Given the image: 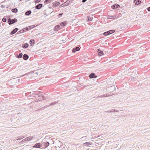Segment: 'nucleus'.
<instances>
[{
    "label": "nucleus",
    "mask_w": 150,
    "mask_h": 150,
    "mask_svg": "<svg viewBox=\"0 0 150 150\" xmlns=\"http://www.w3.org/2000/svg\"><path fill=\"white\" fill-rule=\"evenodd\" d=\"M22 31V30H23V33H24V32H25V31L26 30H25V29L24 28H23V29L21 30Z\"/></svg>",
    "instance_id": "41"
},
{
    "label": "nucleus",
    "mask_w": 150,
    "mask_h": 150,
    "mask_svg": "<svg viewBox=\"0 0 150 150\" xmlns=\"http://www.w3.org/2000/svg\"><path fill=\"white\" fill-rule=\"evenodd\" d=\"M62 13H59V15H58V16L59 17H60V16H61L62 15Z\"/></svg>",
    "instance_id": "43"
},
{
    "label": "nucleus",
    "mask_w": 150,
    "mask_h": 150,
    "mask_svg": "<svg viewBox=\"0 0 150 150\" xmlns=\"http://www.w3.org/2000/svg\"><path fill=\"white\" fill-rule=\"evenodd\" d=\"M22 138H21L20 139H22Z\"/></svg>",
    "instance_id": "50"
},
{
    "label": "nucleus",
    "mask_w": 150,
    "mask_h": 150,
    "mask_svg": "<svg viewBox=\"0 0 150 150\" xmlns=\"http://www.w3.org/2000/svg\"><path fill=\"white\" fill-rule=\"evenodd\" d=\"M40 1H41V0H36L35 1V3H38L39 2H40Z\"/></svg>",
    "instance_id": "37"
},
{
    "label": "nucleus",
    "mask_w": 150,
    "mask_h": 150,
    "mask_svg": "<svg viewBox=\"0 0 150 150\" xmlns=\"http://www.w3.org/2000/svg\"><path fill=\"white\" fill-rule=\"evenodd\" d=\"M83 144L84 146H88L91 145V144L89 142H87L84 143Z\"/></svg>",
    "instance_id": "20"
},
{
    "label": "nucleus",
    "mask_w": 150,
    "mask_h": 150,
    "mask_svg": "<svg viewBox=\"0 0 150 150\" xmlns=\"http://www.w3.org/2000/svg\"><path fill=\"white\" fill-rule=\"evenodd\" d=\"M87 0H82V2L83 3L85 2Z\"/></svg>",
    "instance_id": "45"
},
{
    "label": "nucleus",
    "mask_w": 150,
    "mask_h": 150,
    "mask_svg": "<svg viewBox=\"0 0 150 150\" xmlns=\"http://www.w3.org/2000/svg\"><path fill=\"white\" fill-rule=\"evenodd\" d=\"M7 20L6 18H4L2 19V21L4 22H6V21Z\"/></svg>",
    "instance_id": "33"
},
{
    "label": "nucleus",
    "mask_w": 150,
    "mask_h": 150,
    "mask_svg": "<svg viewBox=\"0 0 150 150\" xmlns=\"http://www.w3.org/2000/svg\"><path fill=\"white\" fill-rule=\"evenodd\" d=\"M23 58L24 60H25L28 59L29 56L26 54H24L23 56Z\"/></svg>",
    "instance_id": "12"
},
{
    "label": "nucleus",
    "mask_w": 150,
    "mask_h": 150,
    "mask_svg": "<svg viewBox=\"0 0 150 150\" xmlns=\"http://www.w3.org/2000/svg\"><path fill=\"white\" fill-rule=\"evenodd\" d=\"M117 111H118V110H115V112H117Z\"/></svg>",
    "instance_id": "48"
},
{
    "label": "nucleus",
    "mask_w": 150,
    "mask_h": 150,
    "mask_svg": "<svg viewBox=\"0 0 150 150\" xmlns=\"http://www.w3.org/2000/svg\"><path fill=\"white\" fill-rule=\"evenodd\" d=\"M18 21L17 20L16 18H14L11 19L10 18L8 19V23L9 25H10L12 24H13L14 23L17 22Z\"/></svg>",
    "instance_id": "1"
},
{
    "label": "nucleus",
    "mask_w": 150,
    "mask_h": 150,
    "mask_svg": "<svg viewBox=\"0 0 150 150\" xmlns=\"http://www.w3.org/2000/svg\"><path fill=\"white\" fill-rule=\"evenodd\" d=\"M60 25H57L55 26L54 28V30L55 31H58L60 29Z\"/></svg>",
    "instance_id": "10"
},
{
    "label": "nucleus",
    "mask_w": 150,
    "mask_h": 150,
    "mask_svg": "<svg viewBox=\"0 0 150 150\" xmlns=\"http://www.w3.org/2000/svg\"><path fill=\"white\" fill-rule=\"evenodd\" d=\"M42 5L43 4H38L35 6V8L36 9H40L42 7Z\"/></svg>",
    "instance_id": "8"
},
{
    "label": "nucleus",
    "mask_w": 150,
    "mask_h": 150,
    "mask_svg": "<svg viewBox=\"0 0 150 150\" xmlns=\"http://www.w3.org/2000/svg\"><path fill=\"white\" fill-rule=\"evenodd\" d=\"M35 27V26L34 25H33L29 26V28H30V29L33 28H34Z\"/></svg>",
    "instance_id": "34"
},
{
    "label": "nucleus",
    "mask_w": 150,
    "mask_h": 150,
    "mask_svg": "<svg viewBox=\"0 0 150 150\" xmlns=\"http://www.w3.org/2000/svg\"><path fill=\"white\" fill-rule=\"evenodd\" d=\"M62 6H65L64 5V4H63V5H62Z\"/></svg>",
    "instance_id": "49"
},
{
    "label": "nucleus",
    "mask_w": 150,
    "mask_h": 150,
    "mask_svg": "<svg viewBox=\"0 0 150 150\" xmlns=\"http://www.w3.org/2000/svg\"><path fill=\"white\" fill-rule=\"evenodd\" d=\"M42 98L43 99V100H44V99H47V98H45V97L44 96H43L42 97Z\"/></svg>",
    "instance_id": "42"
},
{
    "label": "nucleus",
    "mask_w": 150,
    "mask_h": 150,
    "mask_svg": "<svg viewBox=\"0 0 150 150\" xmlns=\"http://www.w3.org/2000/svg\"><path fill=\"white\" fill-rule=\"evenodd\" d=\"M1 7L2 8H5V6L3 5H2L1 6Z\"/></svg>",
    "instance_id": "44"
},
{
    "label": "nucleus",
    "mask_w": 150,
    "mask_h": 150,
    "mask_svg": "<svg viewBox=\"0 0 150 150\" xmlns=\"http://www.w3.org/2000/svg\"><path fill=\"white\" fill-rule=\"evenodd\" d=\"M50 0H45L44 2V3L45 4H47V3H49L50 2Z\"/></svg>",
    "instance_id": "31"
},
{
    "label": "nucleus",
    "mask_w": 150,
    "mask_h": 150,
    "mask_svg": "<svg viewBox=\"0 0 150 150\" xmlns=\"http://www.w3.org/2000/svg\"><path fill=\"white\" fill-rule=\"evenodd\" d=\"M30 138L29 137H27L26 138L22 140L21 142H23L24 141L26 142L27 141H30Z\"/></svg>",
    "instance_id": "16"
},
{
    "label": "nucleus",
    "mask_w": 150,
    "mask_h": 150,
    "mask_svg": "<svg viewBox=\"0 0 150 150\" xmlns=\"http://www.w3.org/2000/svg\"><path fill=\"white\" fill-rule=\"evenodd\" d=\"M147 9L148 11H150V6L147 8Z\"/></svg>",
    "instance_id": "39"
},
{
    "label": "nucleus",
    "mask_w": 150,
    "mask_h": 150,
    "mask_svg": "<svg viewBox=\"0 0 150 150\" xmlns=\"http://www.w3.org/2000/svg\"><path fill=\"white\" fill-rule=\"evenodd\" d=\"M134 1L136 5H138L141 3V1L139 0H134Z\"/></svg>",
    "instance_id": "15"
},
{
    "label": "nucleus",
    "mask_w": 150,
    "mask_h": 150,
    "mask_svg": "<svg viewBox=\"0 0 150 150\" xmlns=\"http://www.w3.org/2000/svg\"><path fill=\"white\" fill-rule=\"evenodd\" d=\"M18 30V28H16L11 32L10 34L11 35H12L14 34Z\"/></svg>",
    "instance_id": "7"
},
{
    "label": "nucleus",
    "mask_w": 150,
    "mask_h": 150,
    "mask_svg": "<svg viewBox=\"0 0 150 150\" xmlns=\"http://www.w3.org/2000/svg\"><path fill=\"white\" fill-rule=\"evenodd\" d=\"M28 46L29 45L27 43H25V44H24L22 45V47L24 49H25L28 47Z\"/></svg>",
    "instance_id": "13"
},
{
    "label": "nucleus",
    "mask_w": 150,
    "mask_h": 150,
    "mask_svg": "<svg viewBox=\"0 0 150 150\" xmlns=\"http://www.w3.org/2000/svg\"><path fill=\"white\" fill-rule=\"evenodd\" d=\"M80 50V48L79 47H76L75 48H73L72 50L73 52H75L76 51H79Z\"/></svg>",
    "instance_id": "11"
},
{
    "label": "nucleus",
    "mask_w": 150,
    "mask_h": 150,
    "mask_svg": "<svg viewBox=\"0 0 150 150\" xmlns=\"http://www.w3.org/2000/svg\"><path fill=\"white\" fill-rule=\"evenodd\" d=\"M11 11L13 13H16L18 12V9L17 8H14L12 9L11 10Z\"/></svg>",
    "instance_id": "21"
},
{
    "label": "nucleus",
    "mask_w": 150,
    "mask_h": 150,
    "mask_svg": "<svg viewBox=\"0 0 150 150\" xmlns=\"http://www.w3.org/2000/svg\"><path fill=\"white\" fill-rule=\"evenodd\" d=\"M111 111H110V110H108L107 111H105L106 112H110Z\"/></svg>",
    "instance_id": "46"
},
{
    "label": "nucleus",
    "mask_w": 150,
    "mask_h": 150,
    "mask_svg": "<svg viewBox=\"0 0 150 150\" xmlns=\"http://www.w3.org/2000/svg\"><path fill=\"white\" fill-rule=\"evenodd\" d=\"M117 18L116 16H109V19H112L113 18Z\"/></svg>",
    "instance_id": "23"
},
{
    "label": "nucleus",
    "mask_w": 150,
    "mask_h": 150,
    "mask_svg": "<svg viewBox=\"0 0 150 150\" xmlns=\"http://www.w3.org/2000/svg\"><path fill=\"white\" fill-rule=\"evenodd\" d=\"M41 146L40 143H37L33 146V148H39L41 147Z\"/></svg>",
    "instance_id": "5"
},
{
    "label": "nucleus",
    "mask_w": 150,
    "mask_h": 150,
    "mask_svg": "<svg viewBox=\"0 0 150 150\" xmlns=\"http://www.w3.org/2000/svg\"><path fill=\"white\" fill-rule=\"evenodd\" d=\"M109 96V95H108L107 94H106V95L105 96H106V97H107L108 96Z\"/></svg>",
    "instance_id": "47"
},
{
    "label": "nucleus",
    "mask_w": 150,
    "mask_h": 150,
    "mask_svg": "<svg viewBox=\"0 0 150 150\" xmlns=\"http://www.w3.org/2000/svg\"><path fill=\"white\" fill-rule=\"evenodd\" d=\"M110 112H115V110L112 109L110 110Z\"/></svg>",
    "instance_id": "38"
},
{
    "label": "nucleus",
    "mask_w": 150,
    "mask_h": 150,
    "mask_svg": "<svg viewBox=\"0 0 150 150\" xmlns=\"http://www.w3.org/2000/svg\"><path fill=\"white\" fill-rule=\"evenodd\" d=\"M31 13V11L30 10L27 11L25 13V14L26 16H29Z\"/></svg>",
    "instance_id": "19"
},
{
    "label": "nucleus",
    "mask_w": 150,
    "mask_h": 150,
    "mask_svg": "<svg viewBox=\"0 0 150 150\" xmlns=\"http://www.w3.org/2000/svg\"><path fill=\"white\" fill-rule=\"evenodd\" d=\"M50 144L48 142H46L45 143L44 146H45V147H47L49 146Z\"/></svg>",
    "instance_id": "26"
},
{
    "label": "nucleus",
    "mask_w": 150,
    "mask_h": 150,
    "mask_svg": "<svg viewBox=\"0 0 150 150\" xmlns=\"http://www.w3.org/2000/svg\"><path fill=\"white\" fill-rule=\"evenodd\" d=\"M119 7H120V6L118 4H115L111 6V7L112 9L117 8Z\"/></svg>",
    "instance_id": "9"
},
{
    "label": "nucleus",
    "mask_w": 150,
    "mask_h": 150,
    "mask_svg": "<svg viewBox=\"0 0 150 150\" xmlns=\"http://www.w3.org/2000/svg\"><path fill=\"white\" fill-rule=\"evenodd\" d=\"M57 103V102L55 101L54 102L51 103L50 104V105H52L55 104H56Z\"/></svg>",
    "instance_id": "27"
},
{
    "label": "nucleus",
    "mask_w": 150,
    "mask_h": 150,
    "mask_svg": "<svg viewBox=\"0 0 150 150\" xmlns=\"http://www.w3.org/2000/svg\"><path fill=\"white\" fill-rule=\"evenodd\" d=\"M23 54L22 53H20L19 55L16 56V57L18 58H21L22 57Z\"/></svg>",
    "instance_id": "22"
},
{
    "label": "nucleus",
    "mask_w": 150,
    "mask_h": 150,
    "mask_svg": "<svg viewBox=\"0 0 150 150\" xmlns=\"http://www.w3.org/2000/svg\"><path fill=\"white\" fill-rule=\"evenodd\" d=\"M35 43L34 40V39H31L30 41V44L34 45Z\"/></svg>",
    "instance_id": "24"
},
{
    "label": "nucleus",
    "mask_w": 150,
    "mask_h": 150,
    "mask_svg": "<svg viewBox=\"0 0 150 150\" xmlns=\"http://www.w3.org/2000/svg\"><path fill=\"white\" fill-rule=\"evenodd\" d=\"M25 28V30L26 31L30 29V28H29V26L27 27H26V28Z\"/></svg>",
    "instance_id": "35"
},
{
    "label": "nucleus",
    "mask_w": 150,
    "mask_h": 150,
    "mask_svg": "<svg viewBox=\"0 0 150 150\" xmlns=\"http://www.w3.org/2000/svg\"><path fill=\"white\" fill-rule=\"evenodd\" d=\"M74 0H67L66 1L62 4V5H61L60 6V7H62L64 6H62L64 4V5L65 6H67L69 4L71 3V2L73 1Z\"/></svg>",
    "instance_id": "3"
},
{
    "label": "nucleus",
    "mask_w": 150,
    "mask_h": 150,
    "mask_svg": "<svg viewBox=\"0 0 150 150\" xmlns=\"http://www.w3.org/2000/svg\"><path fill=\"white\" fill-rule=\"evenodd\" d=\"M23 30H22H22H20V31H18V32H17V34H21V33H23Z\"/></svg>",
    "instance_id": "32"
},
{
    "label": "nucleus",
    "mask_w": 150,
    "mask_h": 150,
    "mask_svg": "<svg viewBox=\"0 0 150 150\" xmlns=\"http://www.w3.org/2000/svg\"><path fill=\"white\" fill-rule=\"evenodd\" d=\"M107 31L108 33H109V35H110V34H111L112 33H114L115 32V30H110L108 31Z\"/></svg>",
    "instance_id": "18"
},
{
    "label": "nucleus",
    "mask_w": 150,
    "mask_h": 150,
    "mask_svg": "<svg viewBox=\"0 0 150 150\" xmlns=\"http://www.w3.org/2000/svg\"><path fill=\"white\" fill-rule=\"evenodd\" d=\"M130 79H131V80H133L134 79V78L133 77H132V76H131V77H130Z\"/></svg>",
    "instance_id": "40"
},
{
    "label": "nucleus",
    "mask_w": 150,
    "mask_h": 150,
    "mask_svg": "<svg viewBox=\"0 0 150 150\" xmlns=\"http://www.w3.org/2000/svg\"><path fill=\"white\" fill-rule=\"evenodd\" d=\"M89 76L90 78H96L97 77V76L95 74L93 73L90 74Z\"/></svg>",
    "instance_id": "6"
},
{
    "label": "nucleus",
    "mask_w": 150,
    "mask_h": 150,
    "mask_svg": "<svg viewBox=\"0 0 150 150\" xmlns=\"http://www.w3.org/2000/svg\"><path fill=\"white\" fill-rule=\"evenodd\" d=\"M108 89L110 92H113L115 89V86L114 85H112L108 88Z\"/></svg>",
    "instance_id": "4"
},
{
    "label": "nucleus",
    "mask_w": 150,
    "mask_h": 150,
    "mask_svg": "<svg viewBox=\"0 0 150 150\" xmlns=\"http://www.w3.org/2000/svg\"><path fill=\"white\" fill-rule=\"evenodd\" d=\"M92 19H93V18L92 17H88V21H91L92 20Z\"/></svg>",
    "instance_id": "30"
},
{
    "label": "nucleus",
    "mask_w": 150,
    "mask_h": 150,
    "mask_svg": "<svg viewBox=\"0 0 150 150\" xmlns=\"http://www.w3.org/2000/svg\"><path fill=\"white\" fill-rule=\"evenodd\" d=\"M115 79L112 78H110L108 79L107 81V85H113L114 84V82Z\"/></svg>",
    "instance_id": "2"
},
{
    "label": "nucleus",
    "mask_w": 150,
    "mask_h": 150,
    "mask_svg": "<svg viewBox=\"0 0 150 150\" xmlns=\"http://www.w3.org/2000/svg\"><path fill=\"white\" fill-rule=\"evenodd\" d=\"M29 137L30 138V141L32 139H35V137Z\"/></svg>",
    "instance_id": "36"
},
{
    "label": "nucleus",
    "mask_w": 150,
    "mask_h": 150,
    "mask_svg": "<svg viewBox=\"0 0 150 150\" xmlns=\"http://www.w3.org/2000/svg\"><path fill=\"white\" fill-rule=\"evenodd\" d=\"M60 4L59 2H58L57 1H56L55 2V4H54V6L57 7L59 6Z\"/></svg>",
    "instance_id": "25"
},
{
    "label": "nucleus",
    "mask_w": 150,
    "mask_h": 150,
    "mask_svg": "<svg viewBox=\"0 0 150 150\" xmlns=\"http://www.w3.org/2000/svg\"><path fill=\"white\" fill-rule=\"evenodd\" d=\"M103 35L105 36H107L109 35V33H108V31H107V32H104L103 33Z\"/></svg>",
    "instance_id": "29"
},
{
    "label": "nucleus",
    "mask_w": 150,
    "mask_h": 150,
    "mask_svg": "<svg viewBox=\"0 0 150 150\" xmlns=\"http://www.w3.org/2000/svg\"><path fill=\"white\" fill-rule=\"evenodd\" d=\"M67 24V22H66L65 21H64V22H61L60 23V25L61 26L63 27V26H65Z\"/></svg>",
    "instance_id": "17"
},
{
    "label": "nucleus",
    "mask_w": 150,
    "mask_h": 150,
    "mask_svg": "<svg viewBox=\"0 0 150 150\" xmlns=\"http://www.w3.org/2000/svg\"><path fill=\"white\" fill-rule=\"evenodd\" d=\"M49 106V105H48L47 106V105H45V106H44L43 107H42V108H40V110H43L44 109V108H47L48 106Z\"/></svg>",
    "instance_id": "28"
},
{
    "label": "nucleus",
    "mask_w": 150,
    "mask_h": 150,
    "mask_svg": "<svg viewBox=\"0 0 150 150\" xmlns=\"http://www.w3.org/2000/svg\"><path fill=\"white\" fill-rule=\"evenodd\" d=\"M98 54L99 55L101 56L103 54V52L100 50V49L98 50Z\"/></svg>",
    "instance_id": "14"
}]
</instances>
